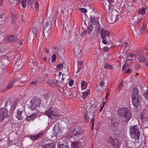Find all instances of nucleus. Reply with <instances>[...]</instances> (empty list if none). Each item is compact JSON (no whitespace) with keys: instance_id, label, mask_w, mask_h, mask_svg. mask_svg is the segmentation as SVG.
Masks as SVG:
<instances>
[{"instance_id":"412c9836","label":"nucleus","mask_w":148,"mask_h":148,"mask_svg":"<svg viewBox=\"0 0 148 148\" xmlns=\"http://www.w3.org/2000/svg\"><path fill=\"white\" fill-rule=\"evenodd\" d=\"M109 3V8H114V6L116 5V2L115 0H106Z\"/></svg>"},{"instance_id":"79ce46f5","label":"nucleus","mask_w":148,"mask_h":148,"mask_svg":"<svg viewBox=\"0 0 148 148\" xmlns=\"http://www.w3.org/2000/svg\"><path fill=\"white\" fill-rule=\"evenodd\" d=\"M143 96L146 99H148V90L144 93Z\"/></svg>"},{"instance_id":"de8ad7c7","label":"nucleus","mask_w":148,"mask_h":148,"mask_svg":"<svg viewBox=\"0 0 148 148\" xmlns=\"http://www.w3.org/2000/svg\"><path fill=\"white\" fill-rule=\"evenodd\" d=\"M123 86V83L122 82H121L119 83V85L118 86V89H119V92L120 90L122 88Z\"/></svg>"},{"instance_id":"58836bf2","label":"nucleus","mask_w":148,"mask_h":148,"mask_svg":"<svg viewBox=\"0 0 148 148\" xmlns=\"http://www.w3.org/2000/svg\"><path fill=\"white\" fill-rule=\"evenodd\" d=\"M145 26L144 23L141 27L140 31L142 33H144L145 31Z\"/></svg>"},{"instance_id":"09e8293b","label":"nucleus","mask_w":148,"mask_h":148,"mask_svg":"<svg viewBox=\"0 0 148 148\" xmlns=\"http://www.w3.org/2000/svg\"><path fill=\"white\" fill-rule=\"evenodd\" d=\"M27 78L29 79L32 76V75L31 73H28L26 75Z\"/></svg>"},{"instance_id":"49530a36","label":"nucleus","mask_w":148,"mask_h":148,"mask_svg":"<svg viewBox=\"0 0 148 148\" xmlns=\"http://www.w3.org/2000/svg\"><path fill=\"white\" fill-rule=\"evenodd\" d=\"M95 121V119L94 118H92L91 120V123L92 124V129L93 130L94 125V122Z\"/></svg>"},{"instance_id":"393cba45","label":"nucleus","mask_w":148,"mask_h":148,"mask_svg":"<svg viewBox=\"0 0 148 148\" xmlns=\"http://www.w3.org/2000/svg\"><path fill=\"white\" fill-rule=\"evenodd\" d=\"M96 110L97 108L94 104L91 105L89 108V110L90 112H91L92 114H93Z\"/></svg>"},{"instance_id":"603ef678","label":"nucleus","mask_w":148,"mask_h":148,"mask_svg":"<svg viewBox=\"0 0 148 148\" xmlns=\"http://www.w3.org/2000/svg\"><path fill=\"white\" fill-rule=\"evenodd\" d=\"M73 83V80L72 79H71L69 82V84L70 86H72Z\"/></svg>"},{"instance_id":"7c9ffc66","label":"nucleus","mask_w":148,"mask_h":148,"mask_svg":"<svg viewBox=\"0 0 148 148\" xmlns=\"http://www.w3.org/2000/svg\"><path fill=\"white\" fill-rule=\"evenodd\" d=\"M118 125V123L117 122H115L112 123L111 125L112 129L113 131L116 130V127Z\"/></svg>"},{"instance_id":"4be33fe9","label":"nucleus","mask_w":148,"mask_h":148,"mask_svg":"<svg viewBox=\"0 0 148 148\" xmlns=\"http://www.w3.org/2000/svg\"><path fill=\"white\" fill-rule=\"evenodd\" d=\"M7 40L9 42H15L17 40V37L15 35L10 36L8 37Z\"/></svg>"},{"instance_id":"b1692460","label":"nucleus","mask_w":148,"mask_h":148,"mask_svg":"<svg viewBox=\"0 0 148 148\" xmlns=\"http://www.w3.org/2000/svg\"><path fill=\"white\" fill-rule=\"evenodd\" d=\"M141 18H140L138 16L134 17L133 19V23L134 24H137L140 22Z\"/></svg>"},{"instance_id":"dca6fc26","label":"nucleus","mask_w":148,"mask_h":148,"mask_svg":"<svg viewBox=\"0 0 148 148\" xmlns=\"http://www.w3.org/2000/svg\"><path fill=\"white\" fill-rule=\"evenodd\" d=\"M38 114V112H34V113L28 116H27L26 118V120L28 121H33L36 117Z\"/></svg>"},{"instance_id":"2eb2a0df","label":"nucleus","mask_w":148,"mask_h":148,"mask_svg":"<svg viewBox=\"0 0 148 148\" xmlns=\"http://www.w3.org/2000/svg\"><path fill=\"white\" fill-rule=\"evenodd\" d=\"M100 33L101 37L102 39L106 38V36H108L110 34V32L109 31L104 29H101Z\"/></svg>"},{"instance_id":"1a4fd4ad","label":"nucleus","mask_w":148,"mask_h":148,"mask_svg":"<svg viewBox=\"0 0 148 148\" xmlns=\"http://www.w3.org/2000/svg\"><path fill=\"white\" fill-rule=\"evenodd\" d=\"M50 142L49 140H45L42 143V148H54V144Z\"/></svg>"},{"instance_id":"e433bc0d","label":"nucleus","mask_w":148,"mask_h":148,"mask_svg":"<svg viewBox=\"0 0 148 148\" xmlns=\"http://www.w3.org/2000/svg\"><path fill=\"white\" fill-rule=\"evenodd\" d=\"M63 67V65L62 64H58L57 66L56 67V69H60L62 68Z\"/></svg>"},{"instance_id":"864d4df0","label":"nucleus","mask_w":148,"mask_h":148,"mask_svg":"<svg viewBox=\"0 0 148 148\" xmlns=\"http://www.w3.org/2000/svg\"><path fill=\"white\" fill-rule=\"evenodd\" d=\"M100 86L101 87H103L104 86V81H102L100 83Z\"/></svg>"},{"instance_id":"774afa93","label":"nucleus","mask_w":148,"mask_h":148,"mask_svg":"<svg viewBox=\"0 0 148 148\" xmlns=\"http://www.w3.org/2000/svg\"><path fill=\"white\" fill-rule=\"evenodd\" d=\"M86 35V32H83V33H82L81 34V36H84Z\"/></svg>"},{"instance_id":"9d476101","label":"nucleus","mask_w":148,"mask_h":148,"mask_svg":"<svg viewBox=\"0 0 148 148\" xmlns=\"http://www.w3.org/2000/svg\"><path fill=\"white\" fill-rule=\"evenodd\" d=\"M141 99V96L132 97V103L135 107H137L138 106Z\"/></svg>"},{"instance_id":"72a5a7b5","label":"nucleus","mask_w":148,"mask_h":148,"mask_svg":"<svg viewBox=\"0 0 148 148\" xmlns=\"http://www.w3.org/2000/svg\"><path fill=\"white\" fill-rule=\"evenodd\" d=\"M104 67L106 69H110L111 70H112L113 68V67L110 64L107 63L104 65Z\"/></svg>"},{"instance_id":"a878e982","label":"nucleus","mask_w":148,"mask_h":148,"mask_svg":"<svg viewBox=\"0 0 148 148\" xmlns=\"http://www.w3.org/2000/svg\"><path fill=\"white\" fill-rule=\"evenodd\" d=\"M22 112L20 111L19 110L17 111L16 117L19 120H21L22 119L23 117L22 116Z\"/></svg>"},{"instance_id":"6ab92c4d","label":"nucleus","mask_w":148,"mask_h":148,"mask_svg":"<svg viewBox=\"0 0 148 148\" xmlns=\"http://www.w3.org/2000/svg\"><path fill=\"white\" fill-rule=\"evenodd\" d=\"M22 60L20 59L17 60L14 65V68L17 70H19L22 67Z\"/></svg>"},{"instance_id":"ddd939ff","label":"nucleus","mask_w":148,"mask_h":148,"mask_svg":"<svg viewBox=\"0 0 148 148\" xmlns=\"http://www.w3.org/2000/svg\"><path fill=\"white\" fill-rule=\"evenodd\" d=\"M65 89H63V94L65 97H67L69 98L72 95L73 97H74V93H75V92H73L71 91H70L69 89L68 88H64Z\"/></svg>"},{"instance_id":"37998d69","label":"nucleus","mask_w":148,"mask_h":148,"mask_svg":"<svg viewBox=\"0 0 148 148\" xmlns=\"http://www.w3.org/2000/svg\"><path fill=\"white\" fill-rule=\"evenodd\" d=\"M128 65L129 64L126 63V62H125V64L123 66L122 70L123 71L125 70L128 67Z\"/></svg>"},{"instance_id":"338daca9","label":"nucleus","mask_w":148,"mask_h":148,"mask_svg":"<svg viewBox=\"0 0 148 148\" xmlns=\"http://www.w3.org/2000/svg\"><path fill=\"white\" fill-rule=\"evenodd\" d=\"M126 59L127 60H128V61H129V60H132V59H130V58H129V57L128 56H127V57H126Z\"/></svg>"},{"instance_id":"c85d7f7f","label":"nucleus","mask_w":148,"mask_h":148,"mask_svg":"<svg viewBox=\"0 0 148 148\" xmlns=\"http://www.w3.org/2000/svg\"><path fill=\"white\" fill-rule=\"evenodd\" d=\"M146 9L145 8H143L142 9H140L138 12V14H140L142 15H143L145 14Z\"/></svg>"},{"instance_id":"5701e85b","label":"nucleus","mask_w":148,"mask_h":148,"mask_svg":"<svg viewBox=\"0 0 148 148\" xmlns=\"http://www.w3.org/2000/svg\"><path fill=\"white\" fill-rule=\"evenodd\" d=\"M17 80L15 79H13L11 83L8 84L7 86L5 89L6 90H8L10 89L12 86L13 84L16 82L17 81Z\"/></svg>"},{"instance_id":"a19ab883","label":"nucleus","mask_w":148,"mask_h":148,"mask_svg":"<svg viewBox=\"0 0 148 148\" xmlns=\"http://www.w3.org/2000/svg\"><path fill=\"white\" fill-rule=\"evenodd\" d=\"M139 59L140 62H143L145 60V57L143 55H141L140 56Z\"/></svg>"},{"instance_id":"f8f14e48","label":"nucleus","mask_w":148,"mask_h":148,"mask_svg":"<svg viewBox=\"0 0 148 148\" xmlns=\"http://www.w3.org/2000/svg\"><path fill=\"white\" fill-rule=\"evenodd\" d=\"M57 147L58 148H69L68 143L66 141L60 140L57 143Z\"/></svg>"},{"instance_id":"4d7b16f0","label":"nucleus","mask_w":148,"mask_h":148,"mask_svg":"<svg viewBox=\"0 0 148 148\" xmlns=\"http://www.w3.org/2000/svg\"><path fill=\"white\" fill-rule=\"evenodd\" d=\"M131 71L132 70H131L130 69H128L125 71V73H131Z\"/></svg>"},{"instance_id":"3c124183","label":"nucleus","mask_w":148,"mask_h":148,"mask_svg":"<svg viewBox=\"0 0 148 148\" xmlns=\"http://www.w3.org/2000/svg\"><path fill=\"white\" fill-rule=\"evenodd\" d=\"M109 48L107 46L104 47L103 49V50L105 52H107L108 51Z\"/></svg>"},{"instance_id":"0e129e2a","label":"nucleus","mask_w":148,"mask_h":148,"mask_svg":"<svg viewBox=\"0 0 148 148\" xmlns=\"http://www.w3.org/2000/svg\"><path fill=\"white\" fill-rule=\"evenodd\" d=\"M109 94L108 93V92H107L106 93V96L105 97V98L106 99H107L109 97Z\"/></svg>"},{"instance_id":"a211bd4d","label":"nucleus","mask_w":148,"mask_h":148,"mask_svg":"<svg viewBox=\"0 0 148 148\" xmlns=\"http://www.w3.org/2000/svg\"><path fill=\"white\" fill-rule=\"evenodd\" d=\"M81 144L80 142L73 141L71 143V148H81Z\"/></svg>"},{"instance_id":"c756f323","label":"nucleus","mask_w":148,"mask_h":148,"mask_svg":"<svg viewBox=\"0 0 148 148\" xmlns=\"http://www.w3.org/2000/svg\"><path fill=\"white\" fill-rule=\"evenodd\" d=\"M90 90H89L87 91L82 93V96L83 98L87 97L90 94Z\"/></svg>"},{"instance_id":"f03ea898","label":"nucleus","mask_w":148,"mask_h":148,"mask_svg":"<svg viewBox=\"0 0 148 148\" xmlns=\"http://www.w3.org/2000/svg\"><path fill=\"white\" fill-rule=\"evenodd\" d=\"M117 112L119 115L125 118V121L128 122L131 118V112L127 108H119Z\"/></svg>"},{"instance_id":"2f4dec72","label":"nucleus","mask_w":148,"mask_h":148,"mask_svg":"<svg viewBox=\"0 0 148 148\" xmlns=\"http://www.w3.org/2000/svg\"><path fill=\"white\" fill-rule=\"evenodd\" d=\"M64 80H62L60 81V82L58 83V85L60 87H62L64 86L66 84V83H65L64 82Z\"/></svg>"},{"instance_id":"4c0bfd02","label":"nucleus","mask_w":148,"mask_h":148,"mask_svg":"<svg viewBox=\"0 0 148 148\" xmlns=\"http://www.w3.org/2000/svg\"><path fill=\"white\" fill-rule=\"evenodd\" d=\"M56 58V56L55 54H53L52 56L51 62H53L55 61Z\"/></svg>"},{"instance_id":"69168bd1","label":"nucleus","mask_w":148,"mask_h":148,"mask_svg":"<svg viewBox=\"0 0 148 148\" xmlns=\"http://www.w3.org/2000/svg\"><path fill=\"white\" fill-rule=\"evenodd\" d=\"M49 23L47 22H46L45 23V25L44 26V27H47L48 25H49Z\"/></svg>"},{"instance_id":"bf43d9fd","label":"nucleus","mask_w":148,"mask_h":148,"mask_svg":"<svg viewBox=\"0 0 148 148\" xmlns=\"http://www.w3.org/2000/svg\"><path fill=\"white\" fill-rule=\"evenodd\" d=\"M23 39H21L19 42H18V43L19 44V45H21L22 44H23Z\"/></svg>"},{"instance_id":"f3484780","label":"nucleus","mask_w":148,"mask_h":148,"mask_svg":"<svg viewBox=\"0 0 148 148\" xmlns=\"http://www.w3.org/2000/svg\"><path fill=\"white\" fill-rule=\"evenodd\" d=\"M108 141L111 143L112 145L113 146H117L119 144V143L118 140L116 138L113 139L112 137H110L109 138Z\"/></svg>"},{"instance_id":"20e7f679","label":"nucleus","mask_w":148,"mask_h":148,"mask_svg":"<svg viewBox=\"0 0 148 148\" xmlns=\"http://www.w3.org/2000/svg\"><path fill=\"white\" fill-rule=\"evenodd\" d=\"M56 106L53 105L49 107V109L47 111L44 112L45 114L47 116L51 119L54 118L56 116H59L58 114H56Z\"/></svg>"},{"instance_id":"680f3d73","label":"nucleus","mask_w":148,"mask_h":148,"mask_svg":"<svg viewBox=\"0 0 148 148\" xmlns=\"http://www.w3.org/2000/svg\"><path fill=\"white\" fill-rule=\"evenodd\" d=\"M102 42L103 43L105 44H106L107 43V42L106 39L103 40H102Z\"/></svg>"},{"instance_id":"bb28decb","label":"nucleus","mask_w":148,"mask_h":148,"mask_svg":"<svg viewBox=\"0 0 148 148\" xmlns=\"http://www.w3.org/2000/svg\"><path fill=\"white\" fill-rule=\"evenodd\" d=\"M81 86L83 90H84L86 89L87 86V83L86 82L84 81H82L81 83Z\"/></svg>"},{"instance_id":"8fccbe9b","label":"nucleus","mask_w":148,"mask_h":148,"mask_svg":"<svg viewBox=\"0 0 148 148\" xmlns=\"http://www.w3.org/2000/svg\"><path fill=\"white\" fill-rule=\"evenodd\" d=\"M79 9L82 12L84 13L86 12H87V10H86V9L84 8H80Z\"/></svg>"},{"instance_id":"ea45409f","label":"nucleus","mask_w":148,"mask_h":148,"mask_svg":"<svg viewBox=\"0 0 148 148\" xmlns=\"http://www.w3.org/2000/svg\"><path fill=\"white\" fill-rule=\"evenodd\" d=\"M25 1L28 6L31 5L33 2L32 0H25Z\"/></svg>"},{"instance_id":"0eeeda50","label":"nucleus","mask_w":148,"mask_h":148,"mask_svg":"<svg viewBox=\"0 0 148 148\" xmlns=\"http://www.w3.org/2000/svg\"><path fill=\"white\" fill-rule=\"evenodd\" d=\"M90 22L92 23V27L97 28L98 30L100 29L99 23L98 21V18L93 16H91L90 18Z\"/></svg>"},{"instance_id":"a18cd8bd","label":"nucleus","mask_w":148,"mask_h":148,"mask_svg":"<svg viewBox=\"0 0 148 148\" xmlns=\"http://www.w3.org/2000/svg\"><path fill=\"white\" fill-rule=\"evenodd\" d=\"M11 3L13 6L16 5L17 4H18V2L16 0H14V1L13 2H11Z\"/></svg>"},{"instance_id":"cd10ccee","label":"nucleus","mask_w":148,"mask_h":148,"mask_svg":"<svg viewBox=\"0 0 148 148\" xmlns=\"http://www.w3.org/2000/svg\"><path fill=\"white\" fill-rule=\"evenodd\" d=\"M133 93L132 97H136L137 96H139L138 94V89L136 88H134L133 89Z\"/></svg>"},{"instance_id":"9b49d317","label":"nucleus","mask_w":148,"mask_h":148,"mask_svg":"<svg viewBox=\"0 0 148 148\" xmlns=\"http://www.w3.org/2000/svg\"><path fill=\"white\" fill-rule=\"evenodd\" d=\"M38 33V30L35 27H32L29 31V36L34 39Z\"/></svg>"},{"instance_id":"5fc2aeb1","label":"nucleus","mask_w":148,"mask_h":148,"mask_svg":"<svg viewBox=\"0 0 148 148\" xmlns=\"http://www.w3.org/2000/svg\"><path fill=\"white\" fill-rule=\"evenodd\" d=\"M92 28L91 27H88L87 30V32H88V34H90V33L92 31Z\"/></svg>"},{"instance_id":"f257e3e1","label":"nucleus","mask_w":148,"mask_h":148,"mask_svg":"<svg viewBox=\"0 0 148 148\" xmlns=\"http://www.w3.org/2000/svg\"><path fill=\"white\" fill-rule=\"evenodd\" d=\"M106 11L108 14L106 17L107 20L110 23L115 22L120 17L119 13L114 8H109L108 11L106 10Z\"/></svg>"},{"instance_id":"6e6552de","label":"nucleus","mask_w":148,"mask_h":148,"mask_svg":"<svg viewBox=\"0 0 148 148\" xmlns=\"http://www.w3.org/2000/svg\"><path fill=\"white\" fill-rule=\"evenodd\" d=\"M8 110L5 108L0 109V122L3 121L4 119L7 117Z\"/></svg>"},{"instance_id":"aec40b11","label":"nucleus","mask_w":148,"mask_h":148,"mask_svg":"<svg viewBox=\"0 0 148 148\" xmlns=\"http://www.w3.org/2000/svg\"><path fill=\"white\" fill-rule=\"evenodd\" d=\"M59 82L56 80L54 79H51L48 81V83L51 86L54 87L57 86Z\"/></svg>"},{"instance_id":"c9c22d12","label":"nucleus","mask_w":148,"mask_h":148,"mask_svg":"<svg viewBox=\"0 0 148 148\" xmlns=\"http://www.w3.org/2000/svg\"><path fill=\"white\" fill-rule=\"evenodd\" d=\"M21 3L22 7L24 8H25L27 3L25 0H23L21 2Z\"/></svg>"},{"instance_id":"e2e57ef3","label":"nucleus","mask_w":148,"mask_h":148,"mask_svg":"<svg viewBox=\"0 0 148 148\" xmlns=\"http://www.w3.org/2000/svg\"><path fill=\"white\" fill-rule=\"evenodd\" d=\"M78 64L79 65H82V64H83V62L82 61H79V62H78Z\"/></svg>"},{"instance_id":"7ed1b4c3","label":"nucleus","mask_w":148,"mask_h":148,"mask_svg":"<svg viewBox=\"0 0 148 148\" xmlns=\"http://www.w3.org/2000/svg\"><path fill=\"white\" fill-rule=\"evenodd\" d=\"M140 125H135L130 128V136L132 139L135 140L139 139L140 136L139 130Z\"/></svg>"},{"instance_id":"6e6d98bb","label":"nucleus","mask_w":148,"mask_h":148,"mask_svg":"<svg viewBox=\"0 0 148 148\" xmlns=\"http://www.w3.org/2000/svg\"><path fill=\"white\" fill-rule=\"evenodd\" d=\"M35 8L36 10H38L39 8V4L38 2H36L35 4Z\"/></svg>"},{"instance_id":"4468645a","label":"nucleus","mask_w":148,"mask_h":148,"mask_svg":"<svg viewBox=\"0 0 148 148\" xmlns=\"http://www.w3.org/2000/svg\"><path fill=\"white\" fill-rule=\"evenodd\" d=\"M44 132L43 131H41L36 135H30L29 136V138L32 140H35L38 139L40 137H42L44 136Z\"/></svg>"},{"instance_id":"f704fd0d","label":"nucleus","mask_w":148,"mask_h":148,"mask_svg":"<svg viewBox=\"0 0 148 148\" xmlns=\"http://www.w3.org/2000/svg\"><path fill=\"white\" fill-rule=\"evenodd\" d=\"M27 80L26 76H23L20 79V80L21 82H25Z\"/></svg>"},{"instance_id":"052dcab7","label":"nucleus","mask_w":148,"mask_h":148,"mask_svg":"<svg viewBox=\"0 0 148 148\" xmlns=\"http://www.w3.org/2000/svg\"><path fill=\"white\" fill-rule=\"evenodd\" d=\"M123 46L125 47L126 48L127 47V46L128 45V43L127 42H125L123 43Z\"/></svg>"},{"instance_id":"39448f33","label":"nucleus","mask_w":148,"mask_h":148,"mask_svg":"<svg viewBox=\"0 0 148 148\" xmlns=\"http://www.w3.org/2000/svg\"><path fill=\"white\" fill-rule=\"evenodd\" d=\"M83 130L81 128L76 127L70 133V136L71 138L76 139L80 137L82 134Z\"/></svg>"},{"instance_id":"473e14b6","label":"nucleus","mask_w":148,"mask_h":148,"mask_svg":"<svg viewBox=\"0 0 148 148\" xmlns=\"http://www.w3.org/2000/svg\"><path fill=\"white\" fill-rule=\"evenodd\" d=\"M87 115L88 114L86 113H84V115L85 121L86 123H88L89 121V117Z\"/></svg>"},{"instance_id":"c03bdc74","label":"nucleus","mask_w":148,"mask_h":148,"mask_svg":"<svg viewBox=\"0 0 148 148\" xmlns=\"http://www.w3.org/2000/svg\"><path fill=\"white\" fill-rule=\"evenodd\" d=\"M66 78V79H69L68 76L67 75H66L65 74H63L62 75V80H64V79Z\"/></svg>"},{"instance_id":"13d9d810","label":"nucleus","mask_w":148,"mask_h":148,"mask_svg":"<svg viewBox=\"0 0 148 148\" xmlns=\"http://www.w3.org/2000/svg\"><path fill=\"white\" fill-rule=\"evenodd\" d=\"M38 83V82L37 80H36L32 82L31 83V84H33L34 85H36Z\"/></svg>"},{"instance_id":"423d86ee","label":"nucleus","mask_w":148,"mask_h":148,"mask_svg":"<svg viewBox=\"0 0 148 148\" xmlns=\"http://www.w3.org/2000/svg\"><path fill=\"white\" fill-rule=\"evenodd\" d=\"M32 104L31 108L33 109H35L37 107L39 106L41 102V100L39 98L34 97L31 101Z\"/></svg>"}]
</instances>
